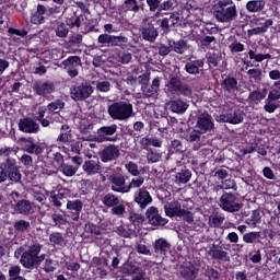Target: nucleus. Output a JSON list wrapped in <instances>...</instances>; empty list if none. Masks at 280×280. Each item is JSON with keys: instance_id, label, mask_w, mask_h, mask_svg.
Returning <instances> with one entry per match:
<instances>
[{"instance_id": "nucleus-12", "label": "nucleus", "mask_w": 280, "mask_h": 280, "mask_svg": "<svg viewBox=\"0 0 280 280\" xmlns=\"http://www.w3.org/2000/svg\"><path fill=\"white\" fill-rule=\"evenodd\" d=\"M179 275L185 280H196L198 277V268L191 261L183 262L179 267Z\"/></svg>"}, {"instance_id": "nucleus-44", "label": "nucleus", "mask_w": 280, "mask_h": 280, "mask_svg": "<svg viewBox=\"0 0 280 280\" xmlns=\"http://www.w3.org/2000/svg\"><path fill=\"white\" fill-rule=\"evenodd\" d=\"M9 280H25V278L21 277V267L12 266L9 269Z\"/></svg>"}, {"instance_id": "nucleus-21", "label": "nucleus", "mask_w": 280, "mask_h": 280, "mask_svg": "<svg viewBox=\"0 0 280 280\" xmlns=\"http://www.w3.org/2000/svg\"><path fill=\"white\" fill-rule=\"evenodd\" d=\"M208 255L212 259H217L218 261H231V256H229V253L225 250H222L217 245H212L210 249L208 250Z\"/></svg>"}, {"instance_id": "nucleus-17", "label": "nucleus", "mask_w": 280, "mask_h": 280, "mask_svg": "<svg viewBox=\"0 0 280 280\" xmlns=\"http://www.w3.org/2000/svg\"><path fill=\"white\" fill-rule=\"evenodd\" d=\"M20 141L24 152L36 155L43 154V148L38 143L34 142V138H21Z\"/></svg>"}, {"instance_id": "nucleus-35", "label": "nucleus", "mask_w": 280, "mask_h": 280, "mask_svg": "<svg viewBox=\"0 0 280 280\" xmlns=\"http://www.w3.org/2000/svg\"><path fill=\"white\" fill-rule=\"evenodd\" d=\"M172 47L176 54H185V51H187V49H189V45L187 44V40H185V39H179L177 42H174Z\"/></svg>"}, {"instance_id": "nucleus-63", "label": "nucleus", "mask_w": 280, "mask_h": 280, "mask_svg": "<svg viewBox=\"0 0 280 280\" xmlns=\"http://www.w3.org/2000/svg\"><path fill=\"white\" fill-rule=\"evenodd\" d=\"M56 262L51 259H46L44 264V270L45 272H54L56 270Z\"/></svg>"}, {"instance_id": "nucleus-62", "label": "nucleus", "mask_w": 280, "mask_h": 280, "mask_svg": "<svg viewBox=\"0 0 280 280\" xmlns=\"http://www.w3.org/2000/svg\"><path fill=\"white\" fill-rule=\"evenodd\" d=\"M170 91H178L180 89V80L176 77H173L168 83Z\"/></svg>"}, {"instance_id": "nucleus-5", "label": "nucleus", "mask_w": 280, "mask_h": 280, "mask_svg": "<svg viewBox=\"0 0 280 280\" xmlns=\"http://www.w3.org/2000/svg\"><path fill=\"white\" fill-rule=\"evenodd\" d=\"M65 108V102L57 100L49 103L47 106L39 107L36 120L43 126V128H49L51 121L45 117L47 115H54V113H60Z\"/></svg>"}, {"instance_id": "nucleus-3", "label": "nucleus", "mask_w": 280, "mask_h": 280, "mask_svg": "<svg viewBox=\"0 0 280 280\" xmlns=\"http://www.w3.org/2000/svg\"><path fill=\"white\" fill-rule=\"evenodd\" d=\"M40 250H43V245L40 243H33L28 246L27 250L22 254V258L20 259V264L24 268H38L43 261H45V254L40 255Z\"/></svg>"}, {"instance_id": "nucleus-20", "label": "nucleus", "mask_w": 280, "mask_h": 280, "mask_svg": "<svg viewBox=\"0 0 280 280\" xmlns=\"http://www.w3.org/2000/svg\"><path fill=\"white\" fill-rule=\"evenodd\" d=\"M220 121L224 124H242L244 121V113L241 110H231L220 116Z\"/></svg>"}, {"instance_id": "nucleus-24", "label": "nucleus", "mask_w": 280, "mask_h": 280, "mask_svg": "<svg viewBox=\"0 0 280 280\" xmlns=\"http://www.w3.org/2000/svg\"><path fill=\"white\" fill-rule=\"evenodd\" d=\"M170 109L172 113H176L177 115H183L189 108V105L182 100H174L168 103Z\"/></svg>"}, {"instance_id": "nucleus-7", "label": "nucleus", "mask_w": 280, "mask_h": 280, "mask_svg": "<svg viewBox=\"0 0 280 280\" xmlns=\"http://www.w3.org/2000/svg\"><path fill=\"white\" fill-rule=\"evenodd\" d=\"M93 91L91 83H81L71 88L70 93L74 102H84V100H89L93 95Z\"/></svg>"}, {"instance_id": "nucleus-18", "label": "nucleus", "mask_w": 280, "mask_h": 280, "mask_svg": "<svg viewBox=\"0 0 280 280\" xmlns=\"http://www.w3.org/2000/svg\"><path fill=\"white\" fill-rule=\"evenodd\" d=\"M135 202L141 209H145L148 205H152V196H150V192L145 188H140L135 192Z\"/></svg>"}, {"instance_id": "nucleus-31", "label": "nucleus", "mask_w": 280, "mask_h": 280, "mask_svg": "<svg viewBox=\"0 0 280 280\" xmlns=\"http://www.w3.org/2000/svg\"><path fill=\"white\" fill-rule=\"evenodd\" d=\"M128 275H135L131 280H145V272L137 266H129L127 268Z\"/></svg>"}, {"instance_id": "nucleus-57", "label": "nucleus", "mask_w": 280, "mask_h": 280, "mask_svg": "<svg viewBox=\"0 0 280 280\" xmlns=\"http://www.w3.org/2000/svg\"><path fill=\"white\" fill-rule=\"evenodd\" d=\"M96 89L101 93H108V91H110V82H108V81H97L96 82Z\"/></svg>"}, {"instance_id": "nucleus-56", "label": "nucleus", "mask_w": 280, "mask_h": 280, "mask_svg": "<svg viewBox=\"0 0 280 280\" xmlns=\"http://www.w3.org/2000/svg\"><path fill=\"white\" fill-rule=\"evenodd\" d=\"M159 86H161V80L159 78L153 79L151 85V92H147V97H152L155 93H159Z\"/></svg>"}, {"instance_id": "nucleus-55", "label": "nucleus", "mask_w": 280, "mask_h": 280, "mask_svg": "<svg viewBox=\"0 0 280 280\" xmlns=\"http://www.w3.org/2000/svg\"><path fill=\"white\" fill-rule=\"evenodd\" d=\"M162 156H163V153L150 151L147 154V161H149V163H159V161H161Z\"/></svg>"}, {"instance_id": "nucleus-33", "label": "nucleus", "mask_w": 280, "mask_h": 280, "mask_svg": "<svg viewBox=\"0 0 280 280\" xmlns=\"http://www.w3.org/2000/svg\"><path fill=\"white\" fill-rule=\"evenodd\" d=\"M119 197L115 196L114 194H107L103 197L102 202L105 205V207H112V209L115 207V205H119Z\"/></svg>"}, {"instance_id": "nucleus-58", "label": "nucleus", "mask_w": 280, "mask_h": 280, "mask_svg": "<svg viewBox=\"0 0 280 280\" xmlns=\"http://www.w3.org/2000/svg\"><path fill=\"white\" fill-rule=\"evenodd\" d=\"M125 8L130 12H139V4L137 0H125Z\"/></svg>"}, {"instance_id": "nucleus-64", "label": "nucleus", "mask_w": 280, "mask_h": 280, "mask_svg": "<svg viewBox=\"0 0 280 280\" xmlns=\"http://www.w3.org/2000/svg\"><path fill=\"white\" fill-rule=\"evenodd\" d=\"M265 95L260 91H254L249 94V100L252 102H261L264 100Z\"/></svg>"}, {"instance_id": "nucleus-10", "label": "nucleus", "mask_w": 280, "mask_h": 280, "mask_svg": "<svg viewBox=\"0 0 280 280\" xmlns=\"http://www.w3.org/2000/svg\"><path fill=\"white\" fill-rule=\"evenodd\" d=\"M4 168L7 170V178L11 179L12 183H20L22 175L16 165V160L7 159L4 163Z\"/></svg>"}, {"instance_id": "nucleus-34", "label": "nucleus", "mask_w": 280, "mask_h": 280, "mask_svg": "<svg viewBox=\"0 0 280 280\" xmlns=\"http://www.w3.org/2000/svg\"><path fill=\"white\" fill-rule=\"evenodd\" d=\"M208 224L212 229H218V226H222V224H224V215H222V214L210 215Z\"/></svg>"}, {"instance_id": "nucleus-26", "label": "nucleus", "mask_w": 280, "mask_h": 280, "mask_svg": "<svg viewBox=\"0 0 280 280\" xmlns=\"http://www.w3.org/2000/svg\"><path fill=\"white\" fill-rule=\"evenodd\" d=\"M141 34L144 40H149V43H154V40H156V37L159 36V31H156L154 26L149 25L144 26L141 30Z\"/></svg>"}, {"instance_id": "nucleus-27", "label": "nucleus", "mask_w": 280, "mask_h": 280, "mask_svg": "<svg viewBox=\"0 0 280 280\" xmlns=\"http://www.w3.org/2000/svg\"><path fill=\"white\" fill-rule=\"evenodd\" d=\"M172 245L165 238H159L154 243V252L160 253V255H165L170 253Z\"/></svg>"}, {"instance_id": "nucleus-9", "label": "nucleus", "mask_w": 280, "mask_h": 280, "mask_svg": "<svg viewBox=\"0 0 280 280\" xmlns=\"http://www.w3.org/2000/svg\"><path fill=\"white\" fill-rule=\"evenodd\" d=\"M97 43L100 45H107V47H119V45L128 43V37L121 35L115 36L108 34H101L97 38Z\"/></svg>"}, {"instance_id": "nucleus-19", "label": "nucleus", "mask_w": 280, "mask_h": 280, "mask_svg": "<svg viewBox=\"0 0 280 280\" xmlns=\"http://www.w3.org/2000/svg\"><path fill=\"white\" fill-rule=\"evenodd\" d=\"M145 215L153 226H165L167 224V220L159 215V210L155 207H150Z\"/></svg>"}, {"instance_id": "nucleus-25", "label": "nucleus", "mask_w": 280, "mask_h": 280, "mask_svg": "<svg viewBox=\"0 0 280 280\" xmlns=\"http://www.w3.org/2000/svg\"><path fill=\"white\" fill-rule=\"evenodd\" d=\"M247 12L252 14H256L258 12H262L266 8V0H249L245 5Z\"/></svg>"}, {"instance_id": "nucleus-46", "label": "nucleus", "mask_w": 280, "mask_h": 280, "mask_svg": "<svg viewBox=\"0 0 280 280\" xmlns=\"http://www.w3.org/2000/svg\"><path fill=\"white\" fill-rule=\"evenodd\" d=\"M55 32L58 38H67V35L69 34V26L65 23H60L57 25Z\"/></svg>"}, {"instance_id": "nucleus-2", "label": "nucleus", "mask_w": 280, "mask_h": 280, "mask_svg": "<svg viewBox=\"0 0 280 280\" xmlns=\"http://www.w3.org/2000/svg\"><path fill=\"white\" fill-rule=\"evenodd\" d=\"M212 14L219 23H233L237 19V7L224 1H218L212 7Z\"/></svg>"}, {"instance_id": "nucleus-13", "label": "nucleus", "mask_w": 280, "mask_h": 280, "mask_svg": "<svg viewBox=\"0 0 280 280\" xmlns=\"http://www.w3.org/2000/svg\"><path fill=\"white\" fill-rule=\"evenodd\" d=\"M200 132L207 133L213 130V118L209 114H200L195 126Z\"/></svg>"}, {"instance_id": "nucleus-50", "label": "nucleus", "mask_w": 280, "mask_h": 280, "mask_svg": "<svg viewBox=\"0 0 280 280\" xmlns=\"http://www.w3.org/2000/svg\"><path fill=\"white\" fill-rule=\"evenodd\" d=\"M268 95L270 100H280V80L273 83V88Z\"/></svg>"}, {"instance_id": "nucleus-48", "label": "nucleus", "mask_w": 280, "mask_h": 280, "mask_svg": "<svg viewBox=\"0 0 280 280\" xmlns=\"http://www.w3.org/2000/svg\"><path fill=\"white\" fill-rule=\"evenodd\" d=\"M46 119H48V121L50 120L51 124H62L63 126H65V121H67L65 117L60 115V113L48 114L46 116Z\"/></svg>"}, {"instance_id": "nucleus-11", "label": "nucleus", "mask_w": 280, "mask_h": 280, "mask_svg": "<svg viewBox=\"0 0 280 280\" xmlns=\"http://www.w3.org/2000/svg\"><path fill=\"white\" fill-rule=\"evenodd\" d=\"M109 183H112V191L118 194H128V185L126 184V177L119 174H113L108 177Z\"/></svg>"}, {"instance_id": "nucleus-40", "label": "nucleus", "mask_w": 280, "mask_h": 280, "mask_svg": "<svg viewBox=\"0 0 280 280\" xmlns=\"http://www.w3.org/2000/svg\"><path fill=\"white\" fill-rule=\"evenodd\" d=\"M61 133L59 135L57 141H61V143H69L71 141V132L69 131L68 125L61 126Z\"/></svg>"}, {"instance_id": "nucleus-14", "label": "nucleus", "mask_w": 280, "mask_h": 280, "mask_svg": "<svg viewBox=\"0 0 280 280\" xmlns=\"http://www.w3.org/2000/svg\"><path fill=\"white\" fill-rule=\"evenodd\" d=\"M101 161L103 163H109V161H116L119 159V148L115 144H109L105 147L100 153Z\"/></svg>"}, {"instance_id": "nucleus-54", "label": "nucleus", "mask_w": 280, "mask_h": 280, "mask_svg": "<svg viewBox=\"0 0 280 280\" xmlns=\"http://www.w3.org/2000/svg\"><path fill=\"white\" fill-rule=\"evenodd\" d=\"M229 49L232 54H238L240 51H244V44L237 42V40H233L230 45H229Z\"/></svg>"}, {"instance_id": "nucleus-29", "label": "nucleus", "mask_w": 280, "mask_h": 280, "mask_svg": "<svg viewBox=\"0 0 280 280\" xmlns=\"http://www.w3.org/2000/svg\"><path fill=\"white\" fill-rule=\"evenodd\" d=\"M202 67H205L203 60H195L186 63L185 69L187 73L196 74V73H200V68Z\"/></svg>"}, {"instance_id": "nucleus-32", "label": "nucleus", "mask_w": 280, "mask_h": 280, "mask_svg": "<svg viewBox=\"0 0 280 280\" xmlns=\"http://www.w3.org/2000/svg\"><path fill=\"white\" fill-rule=\"evenodd\" d=\"M14 210L16 213L27 214L32 211V203L27 200H21L15 205Z\"/></svg>"}, {"instance_id": "nucleus-47", "label": "nucleus", "mask_w": 280, "mask_h": 280, "mask_svg": "<svg viewBox=\"0 0 280 280\" xmlns=\"http://www.w3.org/2000/svg\"><path fill=\"white\" fill-rule=\"evenodd\" d=\"M261 222V212L259 210H254L250 218L247 219V224L249 226H257Z\"/></svg>"}, {"instance_id": "nucleus-43", "label": "nucleus", "mask_w": 280, "mask_h": 280, "mask_svg": "<svg viewBox=\"0 0 280 280\" xmlns=\"http://www.w3.org/2000/svg\"><path fill=\"white\" fill-rule=\"evenodd\" d=\"M33 196L37 202H45L47 200V190L45 188H34Z\"/></svg>"}, {"instance_id": "nucleus-60", "label": "nucleus", "mask_w": 280, "mask_h": 280, "mask_svg": "<svg viewBox=\"0 0 280 280\" xmlns=\"http://www.w3.org/2000/svg\"><path fill=\"white\" fill-rule=\"evenodd\" d=\"M85 232L91 233L92 235H100L102 233V231L100 230V226L93 223L85 224Z\"/></svg>"}, {"instance_id": "nucleus-59", "label": "nucleus", "mask_w": 280, "mask_h": 280, "mask_svg": "<svg viewBox=\"0 0 280 280\" xmlns=\"http://www.w3.org/2000/svg\"><path fill=\"white\" fill-rule=\"evenodd\" d=\"M158 8L160 9V12H163V11L170 12V10H174V1L166 0L160 3Z\"/></svg>"}, {"instance_id": "nucleus-45", "label": "nucleus", "mask_w": 280, "mask_h": 280, "mask_svg": "<svg viewBox=\"0 0 280 280\" xmlns=\"http://www.w3.org/2000/svg\"><path fill=\"white\" fill-rule=\"evenodd\" d=\"M143 183H145L144 177L139 176V177L132 178L130 183L127 185L128 194H130V189H139V187L143 185Z\"/></svg>"}, {"instance_id": "nucleus-28", "label": "nucleus", "mask_w": 280, "mask_h": 280, "mask_svg": "<svg viewBox=\"0 0 280 280\" xmlns=\"http://www.w3.org/2000/svg\"><path fill=\"white\" fill-rule=\"evenodd\" d=\"M191 180V171L183 170L179 173L175 174V184L176 185H185Z\"/></svg>"}, {"instance_id": "nucleus-37", "label": "nucleus", "mask_w": 280, "mask_h": 280, "mask_svg": "<svg viewBox=\"0 0 280 280\" xmlns=\"http://www.w3.org/2000/svg\"><path fill=\"white\" fill-rule=\"evenodd\" d=\"M59 172H62V174L65 176H75V174L78 173V166H73L71 164H61V166H59Z\"/></svg>"}, {"instance_id": "nucleus-36", "label": "nucleus", "mask_w": 280, "mask_h": 280, "mask_svg": "<svg viewBox=\"0 0 280 280\" xmlns=\"http://www.w3.org/2000/svg\"><path fill=\"white\" fill-rule=\"evenodd\" d=\"M113 215H118L119 218H124L126 214V201L119 200L117 205L112 208Z\"/></svg>"}, {"instance_id": "nucleus-23", "label": "nucleus", "mask_w": 280, "mask_h": 280, "mask_svg": "<svg viewBox=\"0 0 280 280\" xmlns=\"http://www.w3.org/2000/svg\"><path fill=\"white\" fill-rule=\"evenodd\" d=\"M35 93L37 95H49V93H54V83L51 82H35L33 86Z\"/></svg>"}, {"instance_id": "nucleus-22", "label": "nucleus", "mask_w": 280, "mask_h": 280, "mask_svg": "<svg viewBox=\"0 0 280 280\" xmlns=\"http://www.w3.org/2000/svg\"><path fill=\"white\" fill-rule=\"evenodd\" d=\"M84 207V203L79 200H69L67 202V209L73 213L72 220L78 221L80 220V213H82V208Z\"/></svg>"}, {"instance_id": "nucleus-41", "label": "nucleus", "mask_w": 280, "mask_h": 280, "mask_svg": "<svg viewBox=\"0 0 280 280\" xmlns=\"http://www.w3.org/2000/svg\"><path fill=\"white\" fill-rule=\"evenodd\" d=\"M276 102L277 98H270V95L268 94V97L265 101L264 110H266V113H275V110L279 108V105H277Z\"/></svg>"}, {"instance_id": "nucleus-61", "label": "nucleus", "mask_w": 280, "mask_h": 280, "mask_svg": "<svg viewBox=\"0 0 280 280\" xmlns=\"http://www.w3.org/2000/svg\"><path fill=\"white\" fill-rule=\"evenodd\" d=\"M247 75L253 80L259 81L261 80V69H249Z\"/></svg>"}, {"instance_id": "nucleus-51", "label": "nucleus", "mask_w": 280, "mask_h": 280, "mask_svg": "<svg viewBox=\"0 0 280 280\" xmlns=\"http://www.w3.org/2000/svg\"><path fill=\"white\" fill-rule=\"evenodd\" d=\"M49 240L50 243L55 244L56 246H62L65 244V238L62 237V234L58 232L50 234Z\"/></svg>"}, {"instance_id": "nucleus-30", "label": "nucleus", "mask_w": 280, "mask_h": 280, "mask_svg": "<svg viewBox=\"0 0 280 280\" xmlns=\"http://www.w3.org/2000/svg\"><path fill=\"white\" fill-rule=\"evenodd\" d=\"M222 86L229 93H234V91H237V79L228 77L223 80Z\"/></svg>"}, {"instance_id": "nucleus-52", "label": "nucleus", "mask_w": 280, "mask_h": 280, "mask_svg": "<svg viewBox=\"0 0 280 280\" xmlns=\"http://www.w3.org/2000/svg\"><path fill=\"white\" fill-rule=\"evenodd\" d=\"M136 249H137V253H139L140 255H151L150 247L145 245L144 241H140L136 243Z\"/></svg>"}, {"instance_id": "nucleus-42", "label": "nucleus", "mask_w": 280, "mask_h": 280, "mask_svg": "<svg viewBox=\"0 0 280 280\" xmlns=\"http://www.w3.org/2000/svg\"><path fill=\"white\" fill-rule=\"evenodd\" d=\"M260 237V232H248L243 235V242H245V244H255V242H257V240H259Z\"/></svg>"}, {"instance_id": "nucleus-4", "label": "nucleus", "mask_w": 280, "mask_h": 280, "mask_svg": "<svg viewBox=\"0 0 280 280\" xmlns=\"http://www.w3.org/2000/svg\"><path fill=\"white\" fill-rule=\"evenodd\" d=\"M108 115L117 121H126L132 117V104L126 102L113 103L108 106Z\"/></svg>"}, {"instance_id": "nucleus-15", "label": "nucleus", "mask_w": 280, "mask_h": 280, "mask_svg": "<svg viewBox=\"0 0 280 280\" xmlns=\"http://www.w3.org/2000/svg\"><path fill=\"white\" fill-rule=\"evenodd\" d=\"M83 172L86 176H95V174L102 173V164L97 158L88 160L82 165Z\"/></svg>"}, {"instance_id": "nucleus-53", "label": "nucleus", "mask_w": 280, "mask_h": 280, "mask_svg": "<svg viewBox=\"0 0 280 280\" xmlns=\"http://www.w3.org/2000/svg\"><path fill=\"white\" fill-rule=\"evenodd\" d=\"M125 170H127V172H129V174H131V176H139L140 172H139V165H137L133 162H128L125 164Z\"/></svg>"}, {"instance_id": "nucleus-6", "label": "nucleus", "mask_w": 280, "mask_h": 280, "mask_svg": "<svg viewBox=\"0 0 280 280\" xmlns=\"http://www.w3.org/2000/svg\"><path fill=\"white\" fill-rule=\"evenodd\" d=\"M219 206L223 211H228V213H235L242 209V203H240V199L235 197L233 194L224 192L220 200Z\"/></svg>"}, {"instance_id": "nucleus-38", "label": "nucleus", "mask_w": 280, "mask_h": 280, "mask_svg": "<svg viewBox=\"0 0 280 280\" xmlns=\"http://www.w3.org/2000/svg\"><path fill=\"white\" fill-rule=\"evenodd\" d=\"M80 65H82V60H80L78 56L69 57L63 61V66H66L67 69H78Z\"/></svg>"}, {"instance_id": "nucleus-39", "label": "nucleus", "mask_w": 280, "mask_h": 280, "mask_svg": "<svg viewBox=\"0 0 280 280\" xmlns=\"http://www.w3.org/2000/svg\"><path fill=\"white\" fill-rule=\"evenodd\" d=\"M248 56L249 60H255V62H264V60H269L271 58L270 54H256L253 49L248 51Z\"/></svg>"}, {"instance_id": "nucleus-1", "label": "nucleus", "mask_w": 280, "mask_h": 280, "mask_svg": "<svg viewBox=\"0 0 280 280\" xmlns=\"http://www.w3.org/2000/svg\"><path fill=\"white\" fill-rule=\"evenodd\" d=\"M164 211L168 218H184L188 224L194 222V201L190 199L168 202Z\"/></svg>"}, {"instance_id": "nucleus-8", "label": "nucleus", "mask_w": 280, "mask_h": 280, "mask_svg": "<svg viewBox=\"0 0 280 280\" xmlns=\"http://www.w3.org/2000/svg\"><path fill=\"white\" fill-rule=\"evenodd\" d=\"M115 132H117V125L103 126L97 129L94 140L96 143H106V141L115 142L117 141V138L113 137Z\"/></svg>"}, {"instance_id": "nucleus-49", "label": "nucleus", "mask_w": 280, "mask_h": 280, "mask_svg": "<svg viewBox=\"0 0 280 280\" xmlns=\"http://www.w3.org/2000/svg\"><path fill=\"white\" fill-rule=\"evenodd\" d=\"M30 226H31L30 222L25 220L16 221L14 224V229L19 233H25V231L30 230Z\"/></svg>"}, {"instance_id": "nucleus-16", "label": "nucleus", "mask_w": 280, "mask_h": 280, "mask_svg": "<svg viewBox=\"0 0 280 280\" xmlns=\"http://www.w3.org/2000/svg\"><path fill=\"white\" fill-rule=\"evenodd\" d=\"M19 130L21 132H26L27 135H36L40 130V126L32 118L20 119L19 121Z\"/></svg>"}]
</instances>
